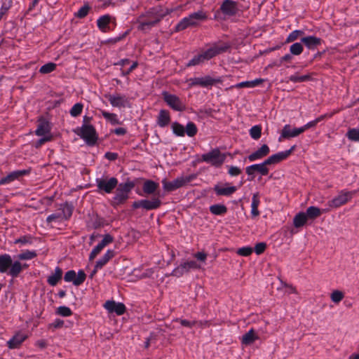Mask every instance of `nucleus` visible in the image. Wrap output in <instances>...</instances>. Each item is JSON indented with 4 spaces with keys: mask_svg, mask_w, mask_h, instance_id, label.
I'll use <instances>...</instances> for the list:
<instances>
[{
    "mask_svg": "<svg viewBox=\"0 0 359 359\" xmlns=\"http://www.w3.org/2000/svg\"><path fill=\"white\" fill-rule=\"evenodd\" d=\"M177 8H155L149 10L145 15H142L139 19L138 29L146 31L156 25L165 16L170 14Z\"/></svg>",
    "mask_w": 359,
    "mask_h": 359,
    "instance_id": "nucleus-1",
    "label": "nucleus"
},
{
    "mask_svg": "<svg viewBox=\"0 0 359 359\" xmlns=\"http://www.w3.org/2000/svg\"><path fill=\"white\" fill-rule=\"evenodd\" d=\"M22 270V264L18 261L13 262L10 255H0V273L8 272L12 277H17Z\"/></svg>",
    "mask_w": 359,
    "mask_h": 359,
    "instance_id": "nucleus-2",
    "label": "nucleus"
},
{
    "mask_svg": "<svg viewBox=\"0 0 359 359\" xmlns=\"http://www.w3.org/2000/svg\"><path fill=\"white\" fill-rule=\"evenodd\" d=\"M134 187L135 183L131 181H127L118 184L115 195L112 198V205L117 206L124 203L129 198V194Z\"/></svg>",
    "mask_w": 359,
    "mask_h": 359,
    "instance_id": "nucleus-3",
    "label": "nucleus"
},
{
    "mask_svg": "<svg viewBox=\"0 0 359 359\" xmlns=\"http://www.w3.org/2000/svg\"><path fill=\"white\" fill-rule=\"evenodd\" d=\"M206 15L202 11L190 14L189 16L182 18L175 27L176 31H182L189 27L197 26L198 23L206 19Z\"/></svg>",
    "mask_w": 359,
    "mask_h": 359,
    "instance_id": "nucleus-4",
    "label": "nucleus"
},
{
    "mask_svg": "<svg viewBox=\"0 0 359 359\" xmlns=\"http://www.w3.org/2000/svg\"><path fill=\"white\" fill-rule=\"evenodd\" d=\"M72 215V208L67 204H62L58 210L50 215L46 221L48 224L61 222L67 220Z\"/></svg>",
    "mask_w": 359,
    "mask_h": 359,
    "instance_id": "nucleus-5",
    "label": "nucleus"
},
{
    "mask_svg": "<svg viewBox=\"0 0 359 359\" xmlns=\"http://www.w3.org/2000/svg\"><path fill=\"white\" fill-rule=\"evenodd\" d=\"M95 182L100 193L111 194L118 185V180L114 177L97 178Z\"/></svg>",
    "mask_w": 359,
    "mask_h": 359,
    "instance_id": "nucleus-6",
    "label": "nucleus"
},
{
    "mask_svg": "<svg viewBox=\"0 0 359 359\" xmlns=\"http://www.w3.org/2000/svg\"><path fill=\"white\" fill-rule=\"evenodd\" d=\"M226 155L220 152L218 149H215L202 156L203 161L214 166H220L224 161Z\"/></svg>",
    "mask_w": 359,
    "mask_h": 359,
    "instance_id": "nucleus-7",
    "label": "nucleus"
},
{
    "mask_svg": "<svg viewBox=\"0 0 359 359\" xmlns=\"http://www.w3.org/2000/svg\"><path fill=\"white\" fill-rule=\"evenodd\" d=\"M79 135L88 144H94L97 139L95 128L92 125L83 124Z\"/></svg>",
    "mask_w": 359,
    "mask_h": 359,
    "instance_id": "nucleus-8",
    "label": "nucleus"
},
{
    "mask_svg": "<svg viewBox=\"0 0 359 359\" xmlns=\"http://www.w3.org/2000/svg\"><path fill=\"white\" fill-rule=\"evenodd\" d=\"M107 97L111 105L114 107H130V99L126 95L115 93L113 95H109Z\"/></svg>",
    "mask_w": 359,
    "mask_h": 359,
    "instance_id": "nucleus-9",
    "label": "nucleus"
},
{
    "mask_svg": "<svg viewBox=\"0 0 359 359\" xmlns=\"http://www.w3.org/2000/svg\"><path fill=\"white\" fill-rule=\"evenodd\" d=\"M352 198V193L350 191H341L337 196L328 202L327 209L338 208L346 204Z\"/></svg>",
    "mask_w": 359,
    "mask_h": 359,
    "instance_id": "nucleus-10",
    "label": "nucleus"
},
{
    "mask_svg": "<svg viewBox=\"0 0 359 359\" xmlns=\"http://www.w3.org/2000/svg\"><path fill=\"white\" fill-rule=\"evenodd\" d=\"M163 97L166 104L172 109L178 111H182L185 109V105L175 95L170 94L167 92H163Z\"/></svg>",
    "mask_w": 359,
    "mask_h": 359,
    "instance_id": "nucleus-11",
    "label": "nucleus"
},
{
    "mask_svg": "<svg viewBox=\"0 0 359 359\" xmlns=\"http://www.w3.org/2000/svg\"><path fill=\"white\" fill-rule=\"evenodd\" d=\"M191 181L190 177H178L172 182H168L166 180H162L163 189L166 191H172L179 189Z\"/></svg>",
    "mask_w": 359,
    "mask_h": 359,
    "instance_id": "nucleus-12",
    "label": "nucleus"
},
{
    "mask_svg": "<svg viewBox=\"0 0 359 359\" xmlns=\"http://www.w3.org/2000/svg\"><path fill=\"white\" fill-rule=\"evenodd\" d=\"M189 88L194 86L208 87L215 83L216 80L209 76L191 78L187 81Z\"/></svg>",
    "mask_w": 359,
    "mask_h": 359,
    "instance_id": "nucleus-13",
    "label": "nucleus"
},
{
    "mask_svg": "<svg viewBox=\"0 0 359 359\" xmlns=\"http://www.w3.org/2000/svg\"><path fill=\"white\" fill-rule=\"evenodd\" d=\"M229 48V46L226 44H215L206 50L202 52L205 60H209L211 58L226 52Z\"/></svg>",
    "mask_w": 359,
    "mask_h": 359,
    "instance_id": "nucleus-14",
    "label": "nucleus"
},
{
    "mask_svg": "<svg viewBox=\"0 0 359 359\" xmlns=\"http://www.w3.org/2000/svg\"><path fill=\"white\" fill-rule=\"evenodd\" d=\"M295 146H292L288 150L271 155L265 160V163H266L267 165L278 163L279 162L286 159L291 154Z\"/></svg>",
    "mask_w": 359,
    "mask_h": 359,
    "instance_id": "nucleus-15",
    "label": "nucleus"
},
{
    "mask_svg": "<svg viewBox=\"0 0 359 359\" xmlns=\"http://www.w3.org/2000/svg\"><path fill=\"white\" fill-rule=\"evenodd\" d=\"M245 172L249 176H251L252 179L255 177V172H259L262 175H268L269 170L264 161L262 163L253 164L246 167Z\"/></svg>",
    "mask_w": 359,
    "mask_h": 359,
    "instance_id": "nucleus-16",
    "label": "nucleus"
},
{
    "mask_svg": "<svg viewBox=\"0 0 359 359\" xmlns=\"http://www.w3.org/2000/svg\"><path fill=\"white\" fill-rule=\"evenodd\" d=\"M220 10L225 15L233 16L238 11V4L232 0H225L222 2Z\"/></svg>",
    "mask_w": 359,
    "mask_h": 359,
    "instance_id": "nucleus-17",
    "label": "nucleus"
},
{
    "mask_svg": "<svg viewBox=\"0 0 359 359\" xmlns=\"http://www.w3.org/2000/svg\"><path fill=\"white\" fill-rule=\"evenodd\" d=\"M217 196H230L237 190L236 187L229 186L228 183L217 184L213 188Z\"/></svg>",
    "mask_w": 359,
    "mask_h": 359,
    "instance_id": "nucleus-18",
    "label": "nucleus"
},
{
    "mask_svg": "<svg viewBox=\"0 0 359 359\" xmlns=\"http://www.w3.org/2000/svg\"><path fill=\"white\" fill-rule=\"evenodd\" d=\"M113 242V237L109 234L104 235L103 239L90 252L89 259H94L98 254L106 247L107 245Z\"/></svg>",
    "mask_w": 359,
    "mask_h": 359,
    "instance_id": "nucleus-19",
    "label": "nucleus"
},
{
    "mask_svg": "<svg viewBox=\"0 0 359 359\" xmlns=\"http://www.w3.org/2000/svg\"><path fill=\"white\" fill-rule=\"evenodd\" d=\"M104 306L109 312L116 313L118 316L123 314L126 311V306L123 303L114 301L106 302Z\"/></svg>",
    "mask_w": 359,
    "mask_h": 359,
    "instance_id": "nucleus-20",
    "label": "nucleus"
},
{
    "mask_svg": "<svg viewBox=\"0 0 359 359\" xmlns=\"http://www.w3.org/2000/svg\"><path fill=\"white\" fill-rule=\"evenodd\" d=\"M303 133L302 129L300 128H291L290 125H285L281 132L279 137V141H281V138L290 139L295 137Z\"/></svg>",
    "mask_w": 359,
    "mask_h": 359,
    "instance_id": "nucleus-21",
    "label": "nucleus"
},
{
    "mask_svg": "<svg viewBox=\"0 0 359 359\" xmlns=\"http://www.w3.org/2000/svg\"><path fill=\"white\" fill-rule=\"evenodd\" d=\"M27 338V335L22 332H17L9 341L7 346L11 349L18 348Z\"/></svg>",
    "mask_w": 359,
    "mask_h": 359,
    "instance_id": "nucleus-22",
    "label": "nucleus"
},
{
    "mask_svg": "<svg viewBox=\"0 0 359 359\" xmlns=\"http://www.w3.org/2000/svg\"><path fill=\"white\" fill-rule=\"evenodd\" d=\"M28 173V171L26 170H15L11 172L6 177H2L0 180V185H4L11 183L12 182L18 180L20 177Z\"/></svg>",
    "mask_w": 359,
    "mask_h": 359,
    "instance_id": "nucleus-23",
    "label": "nucleus"
},
{
    "mask_svg": "<svg viewBox=\"0 0 359 359\" xmlns=\"http://www.w3.org/2000/svg\"><path fill=\"white\" fill-rule=\"evenodd\" d=\"M270 152V149L268 145L263 144L259 149L252 153L248 156V159L252 162L263 158L266 156Z\"/></svg>",
    "mask_w": 359,
    "mask_h": 359,
    "instance_id": "nucleus-24",
    "label": "nucleus"
},
{
    "mask_svg": "<svg viewBox=\"0 0 359 359\" xmlns=\"http://www.w3.org/2000/svg\"><path fill=\"white\" fill-rule=\"evenodd\" d=\"M330 209L320 210L316 206H310L306 209L305 214L309 219H315L320 217L322 213L329 212Z\"/></svg>",
    "mask_w": 359,
    "mask_h": 359,
    "instance_id": "nucleus-25",
    "label": "nucleus"
},
{
    "mask_svg": "<svg viewBox=\"0 0 359 359\" xmlns=\"http://www.w3.org/2000/svg\"><path fill=\"white\" fill-rule=\"evenodd\" d=\"M111 17L109 15H104L100 17L97 20L98 28L102 32H106L109 29V23Z\"/></svg>",
    "mask_w": 359,
    "mask_h": 359,
    "instance_id": "nucleus-26",
    "label": "nucleus"
},
{
    "mask_svg": "<svg viewBox=\"0 0 359 359\" xmlns=\"http://www.w3.org/2000/svg\"><path fill=\"white\" fill-rule=\"evenodd\" d=\"M115 256V252L112 250H108L104 255L100 257L95 263L97 269H102L108 262Z\"/></svg>",
    "mask_w": 359,
    "mask_h": 359,
    "instance_id": "nucleus-27",
    "label": "nucleus"
},
{
    "mask_svg": "<svg viewBox=\"0 0 359 359\" xmlns=\"http://www.w3.org/2000/svg\"><path fill=\"white\" fill-rule=\"evenodd\" d=\"M301 41L309 49H314L318 45L320 44L321 39L320 38L309 36L304 37L301 39Z\"/></svg>",
    "mask_w": 359,
    "mask_h": 359,
    "instance_id": "nucleus-28",
    "label": "nucleus"
},
{
    "mask_svg": "<svg viewBox=\"0 0 359 359\" xmlns=\"http://www.w3.org/2000/svg\"><path fill=\"white\" fill-rule=\"evenodd\" d=\"M170 121V114L167 110L162 109L159 111L158 118H157V124L163 128L169 124Z\"/></svg>",
    "mask_w": 359,
    "mask_h": 359,
    "instance_id": "nucleus-29",
    "label": "nucleus"
},
{
    "mask_svg": "<svg viewBox=\"0 0 359 359\" xmlns=\"http://www.w3.org/2000/svg\"><path fill=\"white\" fill-rule=\"evenodd\" d=\"M259 339L258 335L255 333L254 330L251 329L242 337V344L248 346L253 344Z\"/></svg>",
    "mask_w": 359,
    "mask_h": 359,
    "instance_id": "nucleus-30",
    "label": "nucleus"
},
{
    "mask_svg": "<svg viewBox=\"0 0 359 359\" xmlns=\"http://www.w3.org/2000/svg\"><path fill=\"white\" fill-rule=\"evenodd\" d=\"M158 187V183L152 180H146L143 184L142 189L144 194L151 195L156 192Z\"/></svg>",
    "mask_w": 359,
    "mask_h": 359,
    "instance_id": "nucleus-31",
    "label": "nucleus"
},
{
    "mask_svg": "<svg viewBox=\"0 0 359 359\" xmlns=\"http://www.w3.org/2000/svg\"><path fill=\"white\" fill-rule=\"evenodd\" d=\"M161 204V201L158 198L151 200H142V208L147 210H154L158 208Z\"/></svg>",
    "mask_w": 359,
    "mask_h": 359,
    "instance_id": "nucleus-32",
    "label": "nucleus"
},
{
    "mask_svg": "<svg viewBox=\"0 0 359 359\" xmlns=\"http://www.w3.org/2000/svg\"><path fill=\"white\" fill-rule=\"evenodd\" d=\"M62 271L59 267H56L54 273L48 276L47 279L48 283L51 286H55L61 280Z\"/></svg>",
    "mask_w": 359,
    "mask_h": 359,
    "instance_id": "nucleus-33",
    "label": "nucleus"
},
{
    "mask_svg": "<svg viewBox=\"0 0 359 359\" xmlns=\"http://www.w3.org/2000/svg\"><path fill=\"white\" fill-rule=\"evenodd\" d=\"M264 81V79H256L252 81H243L241 83H238L233 86V88H255L261 83H262Z\"/></svg>",
    "mask_w": 359,
    "mask_h": 359,
    "instance_id": "nucleus-34",
    "label": "nucleus"
},
{
    "mask_svg": "<svg viewBox=\"0 0 359 359\" xmlns=\"http://www.w3.org/2000/svg\"><path fill=\"white\" fill-rule=\"evenodd\" d=\"M309 220L304 212L297 214L293 219V224L296 228L303 226Z\"/></svg>",
    "mask_w": 359,
    "mask_h": 359,
    "instance_id": "nucleus-35",
    "label": "nucleus"
},
{
    "mask_svg": "<svg viewBox=\"0 0 359 359\" xmlns=\"http://www.w3.org/2000/svg\"><path fill=\"white\" fill-rule=\"evenodd\" d=\"M260 203V201L259 199L258 194H254L252 198V203H251V215L252 217H255L259 215V211L258 210V206Z\"/></svg>",
    "mask_w": 359,
    "mask_h": 359,
    "instance_id": "nucleus-36",
    "label": "nucleus"
},
{
    "mask_svg": "<svg viewBox=\"0 0 359 359\" xmlns=\"http://www.w3.org/2000/svg\"><path fill=\"white\" fill-rule=\"evenodd\" d=\"M210 211L215 215H222L226 213L227 208L223 204H215L210 207Z\"/></svg>",
    "mask_w": 359,
    "mask_h": 359,
    "instance_id": "nucleus-37",
    "label": "nucleus"
},
{
    "mask_svg": "<svg viewBox=\"0 0 359 359\" xmlns=\"http://www.w3.org/2000/svg\"><path fill=\"white\" fill-rule=\"evenodd\" d=\"M103 117L112 125L121 124L119 119L116 114L109 113L108 111L102 110L101 111Z\"/></svg>",
    "mask_w": 359,
    "mask_h": 359,
    "instance_id": "nucleus-38",
    "label": "nucleus"
},
{
    "mask_svg": "<svg viewBox=\"0 0 359 359\" xmlns=\"http://www.w3.org/2000/svg\"><path fill=\"white\" fill-rule=\"evenodd\" d=\"M189 272L186 262H184L177 266L172 272V275L176 277H181L184 274Z\"/></svg>",
    "mask_w": 359,
    "mask_h": 359,
    "instance_id": "nucleus-39",
    "label": "nucleus"
},
{
    "mask_svg": "<svg viewBox=\"0 0 359 359\" xmlns=\"http://www.w3.org/2000/svg\"><path fill=\"white\" fill-rule=\"evenodd\" d=\"M311 79V76L310 74H305V75L299 76L297 74H295L291 75L290 76L288 77V80L293 83H302V82L308 81Z\"/></svg>",
    "mask_w": 359,
    "mask_h": 359,
    "instance_id": "nucleus-40",
    "label": "nucleus"
},
{
    "mask_svg": "<svg viewBox=\"0 0 359 359\" xmlns=\"http://www.w3.org/2000/svg\"><path fill=\"white\" fill-rule=\"evenodd\" d=\"M50 128L47 123H41L36 130V135L38 136H48Z\"/></svg>",
    "mask_w": 359,
    "mask_h": 359,
    "instance_id": "nucleus-41",
    "label": "nucleus"
},
{
    "mask_svg": "<svg viewBox=\"0 0 359 359\" xmlns=\"http://www.w3.org/2000/svg\"><path fill=\"white\" fill-rule=\"evenodd\" d=\"M205 60L202 52L195 55L189 62L187 64V67L196 66L203 63Z\"/></svg>",
    "mask_w": 359,
    "mask_h": 359,
    "instance_id": "nucleus-42",
    "label": "nucleus"
},
{
    "mask_svg": "<svg viewBox=\"0 0 359 359\" xmlns=\"http://www.w3.org/2000/svg\"><path fill=\"white\" fill-rule=\"evenodd\" d=\"M304 48L301 43H294L290 47V52L292 55H299L303 52Z\"/></svg>",
    "mask_w": 359,
    "mask_h": 359,
    "instance_id": "nucleus-43",
    "label": "nucleus"
},
{
    "mask_svg": "<svg viewBox=\"0 0 359 359\" xmlns=\"http://www.w3.org/2000/svg\"><path fill=\"white\" fill-rule=\"evenodd\" d=\"M56 68V64L53 62H48L41 67L39 72L41 74H48L53 72Z\"/></svg>",
    "mask_w": 359,
    "mask_h": 359,
    "instance_id": "nucleus-44",
    "label": "nucleus"
},
{
    "mask_svg": "<svg viewBox=\"0 0 359 359\" xmlns=\"http://www.w3.org/2000/svg\"><path fill=\"white\" fill-rule=\"evenodd\" d=\"M172 129L173 133L177 136H184L185 134L184 127L177 122L172 124Z\"/></svg>",
    "mask_w": 359,
    "mask_h": 359,
    "instance_id": "nucleus-45",
    "label": "nucleus"
},
{
    "mask_svg": "<svg viewBox=\"0 0 359 359\" xmlns=\"http://www.w3.org/2000/svg\"><path fill=\"white\" fill-rule=\"evenodd\" d=\"M177 321H179L180 323V324L182 325V326H184V327H191L196 325H198L200 326H203V325H206L208 324V322H197V321H189L187 320H177Z\"/></svg>",
    "mask_w": 359,
    "mask_h": 359,
    "instance_id": "nucleus-46",
    "label": "nucleus"
},
{
    "mask_svg": "<svg viewBox=\"0 0 359 359\" xmlns=\"http://www.w3.org/2000/svg\"><path fill=\"white\" fill-rule=\"evenodd\" d=\"M262 128L259 126H254L250 130V135L254 140H258L261 137Z\"/></svg>",
    "mask_w": 359,
    "mask_h": 359,
    "instance_id": "nucleus-47",
    "label": "nucleus"
},
{
    "mask_svg": "<svg viewBox=\"0 0 359 359\" xmlns=\"http://www.w3.org/2000/svg\"><path fill=\"white\" fill-rule=\"evenodd\" d=\"M36 256V253L35 251L26 250L18 255V257L21 260H29L34 258Z\"/></svg>",
    "mask_w": 359,
    "mask_h": 359,
    "instance_id": "nucleus-48",
    "label": "nucleus"
},
{
    "mask_svg": "<svg viewBox=\"0 0 359 359\" xmlns=\"http://www.w3.org/2000/svg\"><path fill=\"white\" fill-rule=\"evenodd\" d=\"M344 297V294L339 290H334L332 292L330 298L334 303L338 304Z\"/></svg>",
    "mask_w": 359,
    "mask_h": 359,
    "instance_id": "nucleus-49",
    "label": "nucleus"
},
{
    "mask_svg": "<svg viewBox=\"0 0 359 359\" xmlns=\"http://www.w3.org/2000/svg\"><path fill=\"white\" fill-rule=\"evenodd\" d=\"M185 133L189 137L194 136L197 133L196 125L192 122L188 123L186 126Z\"/></svg>",
    "mask_w": 359,
    "mask_h": 359,
    "instance_id": "nucleus-50",
    "label": "nucleus"
},
{
    "mask_svg": "<svg viewBox=\"0 0 359 359\" xmlns=\"http://www.w3.org/2000/svg\"><path fill=\"white\" fill-rule=\"evenodd\" d=\"M347 137L352 141H359V128L350 129L347 133Z\"/></svg>",
    "mask_w": 359,
    "mask_h": 359,
    "instance_id": "nucleus-51",
    "label": "nucleus"
},
{
    "mask_svg": "<svg viewBox=\"0 0 359 359\" xmlns=\"http://www.w3.org/2000/svg\"><path fill=\"white\" fill-rule=\"evenodd\" d=\"M304 34V32L301 30H294L287 37L286 42L290 43L297 40L300 36Z\"/></svg>",
    "mask_w": 359,
    "mask_h": 359,
    "instance_id": "nucleus-52",
    "label": "nucleus"
},
{
    "mask_svg": "<svg viewBox=\"0 0 359 359\" xmlns=\"http://www.w3.org/2000/svg\"><path fill=\"white\" fill-rule=\"evenodd\" d=\"M324 117H325L324 116H320L318 117L317 118H316L315 120L309 121V123H307L306 124H305L304 126L301 127L303 133L310 128L315 127L318 124V123H319L320 121L323 120Z\"/></svg>",
    "mask_w": 359,
    "mask_h": 359,
    "instance_id": "nucleus-53",
    "label": "nucleus"
},
{
    "mask_svg": "<svg viewBox=\"0 0 359 359\" xmlns=\"http://www.w3.org/2000/svg\"><path fill=\"white\" fill-rule=\"evenodd\" d=\"M83 110V104L81 103L75 104L70 110V114L72 116L76 117L79 116Z\"/></svg>",
    "mask_w": 359,
    "mask_h": 359,
    "instance_id": "nucleus-54",
    "label": "nucleus"
},
{
    "mask_svg": "<svg viewBox=\"0 0 359 359\" xmlns=\"http://www.w3.org/2000/svg\"><path fill=\"white\" fill-rule=\"evenodd\" d=\"M86 279V274L85 273L80 270L78 273H76V278H74V285H80L82 284Z\"/></svg>",
    "mask_w": 359,
    "mask_h": 359,
    "instance_id": "nucleus-55",
    "label": "nucleus"
},
{
    "mask_svg": "<svg viewBox=\"0 0 359 359\" xmlns=\"http://www.w3.org/2000/svg\"><path fill=\"white\" fill-rule=\"evenodd\" d=\"M57 313V314L65 317L70 316L72 314L71 309L69 307L65 306L58 307Z\"/></svg>",
    "mask_w": 359,
    "mask_h": 359,
    "instance_id": "nucleus-56",
    "label": "nucleus"
},
{
    "mask_svg": "<svg viewBox=\"0 0 359 359\" xmlns=\"http://www.w3.org/2000/svg\"><path fill=\"white\" fill-rule=\"evenodd\" d=\"M89 10L90 6L88 5H84L79 9L76 15L79 18H83L88 15Z\"/></svg>",
    "mask_w": 359,
    "mask_h": 359,
    "instance_id": "nucleus-57",
    "label": "nucleus"
},
{
    "mask_svg": "<svg viewBox=\"0 0 359 359\" xmlns=\"http://www.w3.org/2000/svg\"><path fill=\"white\" fill-rule=\"evenodd\" d=\"M252 252H253V250L250 247H243V248H239L237 250L238 255H241V256H245V257L250 255L252 253Z\"/></svg>",
    "mask_w": 359,
    "mask_h": 359,
    "instance_id": "nucleus-58",
    "label": "nucleus"
},
{
    "mask_svg": "<svg viewBox=\"0 0 359 359\" xmlns=\"http://www.w3.org/2000/svg\"><path fill=\"white\" fill-rule=\"evenodd\" d=\"M75 278L76 272L73 270H70L65 273L64 279L66 282H72L74 283Z\"/></svg>",
    "mask_w": 359,
    "mask_h": 359,
    "instance_id": "nucleus-59",
    "label": "nucleus"
},
{
    "mask_svg": "<svg viewBox=\"0 0 359 359\" xmlns=\"http://www.w3.org/2000/svg\"><path fill=\"white\" fill-rule=\"evenodd\" d=\"M241 170L239 168L233 165L229 166L228 173L231 176H238V175L241 174Z\"/></svg>",
    "mask_w": 359,
    "mask_h": 359,
    "instance_id": "nucleus-60",
    "label": "nucleus"
},
{
    "mask_svg": "<svg viewBox=\"0 0 359 359\" xmlns=\"http://www.w3.org/2000/svg\"><path fill=\"white\" fill-rule=\"evenodd\" d=\"M194 257L201 263H205L207 259V254L203 252H198L194 255Z\"/></svg>",
    "mask_w": 359,
    "mask_h": 359,
    "instance_id": "nucleus-61",
    "label": "nucleus"
},
{
    "mask_svg": "<svg viewBox=\"0 0 359 359\" xmlns=\"http://www.w3.org/2000/svg\"><path fill=\"white\" fill-rule=\"evenodd\" d=\"M186 262L187 266L188 267L189 271L191 269H198L201 268V264H198L195 261H188V262Z\"/></svg>",
    "mask_w": 359,
    "mask_h": 359,
    "instance_id": "nucleus-62",
    "label": "nucleus"
},
{
    "mask_svg": "<svg viewBox=\"0 0 359 359\" xmlns=\"http://www.w3.org/2000/svg\"><path fill=\"white\" fill-rule=\"evenodd\" d=\"M266 245L264 243H259L255 247V251L257 255L262 254L266 249Z\"/></svg>",
    "mask_w": 359,
    "mask_h": 359,
    "instance_id": "nucleus-63",
    "label": "nucleus"
},
{
    "mask_svg": "<svg viewBox=\"0 0 359 359\" xmlns=\"http://www.w3.org/2000/svg\"><path fill=\"white\" fill-rule=\"evenodd\" d=\"M51 140V136L50 135H48V136H43V137L41 138L40 140H39L36 143V147H41L42 144H43L45 142H48Z\"/></svg>",
    "mask_w": 359,
    "mask_h": 359,
    "instance_id": "nucleus-64",
    "label": "nucleus"
}]
</instances>
